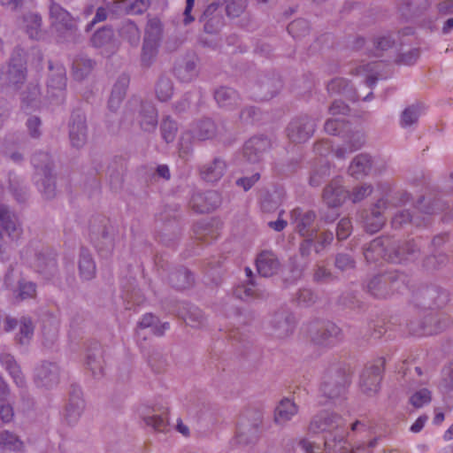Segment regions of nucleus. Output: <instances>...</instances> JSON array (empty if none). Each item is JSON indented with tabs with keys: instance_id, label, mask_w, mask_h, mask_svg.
I'll list each match as a JSON object with an SVG mask.
<instances>
[{
	"instance_id": "46",
	"label": "nucleus",
	"mask_w": 453,
	"mask_h": 453,
	"mask_svg": "<svg viewBox=\"0 0 453 453\" xmlns=\"http://www.w3.org/2000/svg\"><path fill=\"white\" fill-rule=\"evenodd\" d=\"M35 296V285L33 282H20L19 297L21 300L32 298Z\"/></svg>"
},
{
	"instance_id": "11",
	"label": "nucleus",
	"mask_w": 453,
	"mask_h": 453,
	"mask_svg": "<svg viewBox=\"0 0 453 453\" xmlns=\"http://www.w3.org/2000/svg\"><path fill=\"white\" fill-rule=\"evenodd\" d=\"M50 15L51 25L58 31L63 29L71 30L74 25V21L70 13L58 4H52L50 5Z\"/></svg>"
},
{
	"instance_id": "52",
	"label": "nucleus",
	"mask_w": 453,
	"mask_h": 453,
	"mask_svg": "<svg viewBox=\"0 0 453 453\" xmlns=\"http://www.w3.org/2000/svg\"><path fill=\"white\" fill-rule=\"evenodd\" d=\"M349 111V106L342 101H334L329 109L330 113L334 116L346 115Z\"/></svg>"
},
{
	"instance_id": "24",
	"label": "nucleus",
	"mask_w": 453,
	"mask_h": 453,
	"mask_svg": "<svg viewBox=\"0 0 453 453\" xmlns=\"http://www.w3.org/2000/svg\"><path fill=\"white\" fill-rule=\"evenodd\" d=\"M119 35L122 39L127 40L132 46H136L140 42L141 32L137 26L131 20L123 22L119 29Z\"/></svg>"
},
{
	"instance_id": "61",
	"label": "nucleus",
	"mask_w": 453,
	"mask_h": 453,
	"mask_svg": "<svg viewBox=\"0 0 453 453\" xmlns=\"http://www.w3.org/2000/svg\"><path fill=\"white\" fill-rule=\"evenodd\" d=\"M297 302L299 303H303V304H309L310 303L313 302V294L311 290L309 289H303L300 291L299 295H298V297H297Z\"/></svg>"
},
{
	"instance_id": "43",
	"label": "nucleus",
	"mask_w": 453,
	"mask_h": 453,
	"mask_svg": "<svg viewBox=\"0 0 453 453\" xmlns=\"http://www.w3.org/2000/svg\"><path fill=\"white\" fill-rule=\"evenodd\" d=\"M346 125L347 124L340 119H328L325 124V131L329 134L338 135Z\"/></svg>"
},
{
	"instance_id": "20",
	"label": "nucleus",
	"mask_w": 453,
	"mask_h": 453,
	"mask_svg": "<svg viewBox=\"0 0 453 453\" xmlns=\"http://www.w3.org/2000/svg\"><path fill=\"white\" fill-rule=\"evenodd\" d=\"M297 413V407L294 402L286 398L280 401L274 413L276 423L283 424Z\"/></svg>"
},
{
	"instance_id": "63",
	"label": "nucleus",
	"mask_w": 453,
	"mask_h": 453,
	"mask_svg": "<svg viewBox=\"0 0 453 453\" xmlns=\"http://www.w3.org/2000/svg\"><path fill=\"white\" fill-rule=\"evenodd\" d=\"M195 4V0H187L186 1V7L184 10V23L189 24L194 20V18L191 16V11L193 10Z\"/></svg>"
},
{
	"instance_id": "33",
	"label": "nucleus",
	"mask_w": 453,
	"mask_h": 453,
	"mask_svg": "<svg viewBox=\"0 0 453 453\" xmlns=\"http://www.w3.org/2000/svg\"><path fill=\"white\" fill-rule=\"evenodd\" d=\"M113 37V31L111 28L104 27L102 29L97 30L92 36L91 42L92 44L96 47L100 48L107 43H109Z\"/></svg>"
},
{
	"instance_id": "50",
	"label": "nucleus",
	"mask_w": 453,
	"mask_h": 453,
	"mask_svg": "<svg viewBox=\"0 0 453 453\" xmlns=\"http://www.w3.org/2000/svg\"><path fill=\"white\" fill-rule=\"evenodd\" d=\"M335 265L340 270H347L354 266V260L349 255L340 254L335 259Z\"/></svg>"
},
{
	"instance_id": "13",
	"label": "nucleus",
	"mask_w": 453,
	"mask_h": 453,
	"mask_svg": "<svg viewBox=\"0 0 453 453\" xmlns=\"http://www.w3.org/2000/svg\"><path fill=\"white\" fill-rule=\"evenodd\" d=\"M35 381L39 387L50 388L58 382V368L55 364H42L36 369Z\"/></svg>"
},
{
	"instance_id": "23",
	"label": "nucleus",
	"mask_w": 453,
	"mask_h": 453,
	"mask_svg": "<svg viewBox=\"0 0 453 453\" xmlns=\"http://www.w3.org/2000/svg\"><path fill=\"white\" fill-rule=\"evenodd\" d=\"M215 100L220 107L231 108L237 105L239 97L234 89L222 87L216 90Z\"/></svg>"
},
{
	"instance_id": "26",
	"label": "nucleus",
	"mask_w": 453,
	"mask_h": 453,
	"mask_svg": "<svg viewBox=\"0 0 453 453\" xmlns=\"http://www.w3.org/2000/svg\"><path fill=\"white\" fill-rule=\"evenodd\" d=\"M79 269L81 277L85 280H90L95 276L96 265L92 260L90 254L82 250L79 261Z\"/></svg>"
},
{
	"instance_id": "12",
	"label": "nucleus",
	"mask_w": 453,
	"mask_h": 453,
	"mask_svg": "<svg viewBox=\"0 0 453 453\" xmlns=\"http://www.w3.org/2000/svg\"><path fill=\"white\" fill-rule=\"evenodd\" d=\"M257 270L263 277L273 275L279 269L280 263L271 251L261 252L256 261Z\"/></svg>"
},
{
	"instance_id": "15",
	"label": "nucleus",
	"mask_w": 453,
	"mask_h": 453,
	"mask_svg": "<svg viewBox=\"0 0 453 453\" xmlns=\"http://www.w3.org/2000/svg\"><path fill=\"white\" fill-rule=\"evenodd\" d=\"M387 202L383 199L378 201L372 209L371 217H367L365 222L366 232L374 234L379 232L385 223V218L380 211V208L386 206Z\"/></svg>"
},
{
	"instance_id": "4",
	"label": "nucleus",
	"mask_w": 453,
	"mask_h": 453,
	"mask_svg": "<svg viewBox=\"0 0 453 453\" xmlns=\"http://www.w3.org/2000/svg\"><path fill=\"white\" fill-rule=\"evenodd\" d=\"M388 239H375L373 240L369 247L365 250L364 255L366 260L373 259L372 253L377 252L380 256L383 257L385 259L389 260L392 263H401L404 260L402 257L405 253L411 254L414 252L413 249L410 248H400L394 254L388 253V250L385 248V242H388Z\"/></svg>"
},
{
	"instance_id": "22",
	"label": "nucleus",
	"mask_w": 453,
	"mask_h": 453,
	"mask_svg": "<svg viewBox=\"0 0 453 453\" xmlns=\"http://www.w3.org/2000/svg\"><path fill=\"white\" fill-rule=\"evenodd\" d=\"M372 166L371 157L367 155H358L352 161L349 171L356 179L364 177L368 173Z\"/></svg>"
},
{
	"instance_id": "18",
	"label": "nucleus",
	"mask_w": 453,
	"mask_h": 453,
	"mask_svg": "<svg viewBox=\"0 0 453 453\" xmlns=\"http://www.w3.org/2000/svg\"><path fill=\"white\" fill-rule=\"evenodd\" d=\"M128 84L129 78L127 75H121L114 84L109 99V108L111 110L113 111L119 106L122 99L124 98Z\"/></svg>"
},
{
	"instance_id": "25",
	"label": "nucleus",
	"mask_w": 453,
	"mask_h": 453,
	"mask_svg": "<svg viewBox=\"0 0 453 453\" xmlns=\"http://www.w3.org/2000/svg\"><path fill=\"white\" fill-rule=\"evenodd\" d=\"M1 363L9 372L16 385L22 387L24 385V378L14 358L11 355L4 354L1 357Z\"/></svg>"
},
{
	"instance_id": "28",
	"label": "nucleus",
	"mask_w": 453,
	"mask_h": 453,
	"mask_svg": "<svg viewBox=\"0 0 453 453\" xmlns=\"http://www.w3.org/2000/svg\"><path fill=\"white\" fill-rule=\"evenodd\" d=\"M83 407V400L80 397V391L74 390L70 397V403L66 408V418L68 421L71 422L73 418L79 417Z\"/></svg>"
},
{
	"instance_id": "60",
	"label": "nucleus",
	"mask_w": 453,
	"mask_h": 453,
	"mask_svg": "<svg viewBox=\"0 0 453 453\" xmlns=\"http://www.w3.org/2000/svg\"><path fill=\"white\" fill-rule=\"evenodd\" d=\"M418 58V51L417 50H413L407 54H403L400 59L399 62L403 65H412L417 58Z\"/></svg>"
},
{
	"instance_id": "41",
	"label": "nucleus",
	"mask_w": 453,
	"mask_h": 453,
	"mask_svg": "<svg viewBox=\"0 0 453 453\" xmlns=\"http://www.w3.org/2000/svg\"><path fill=\"white\" fill-rule=\"evenodd\" d=\"M418 116H419V107L413 105V106L406 108L402 114V119H401L402 126L408 127V126L412 125L414 122L417 121Z\"/></svg>"
},
{
	"instance_id": "40",
	"label": "nucleus",
	"mask_w": 453,
	"mask_h": 453,
	"mask_svg": "<svg viewBox=\"0 0 453 453\" xmlns=\"http://www.w3.org/2000/svg\"><path fill=\"white\" fill-rule=\"evenodd\" d=\"M66 86V77H65V72L63 67H59L58 69V73L55 77L51 78L48 88L50 89H56L62 91L65 88Z\"/></svg>"
},
{
	"instance_id": "5",
	"label": "nucleus",
	"mask_w": 453,
	"mask_h": 453,
	"mask_svg": "<svg viewBox=\"0 0 453 453\" xmlns=\"http://www.w3.org/2000/svg\"><path fill=\"white\" fill-rule=\"evenodd\" d=\"M314 130V122L307 117H303L289 124L288 136L293 142H304L312 136Z\"/></svg>"
},
{
	"instance_id": "35",
	"label": "nucleus",
	"mask_w": 453,
	"mask_h": 453,
	"mask_svg": "<svg viewBox=\"0 0 453 453\" xmlns=\"http://www.w3.org/2000/svg\"><path fill=\"white\" fill-rule=\"evenodd\" d=\"M34 326L29 318H23L20 321L19 342L21 344L27 342L33 336Z\"/></svg>"
},
{
	"instance_id": "17",
	"label": "nucleus",
	"mask_w": 453,
	"mask_h": 453,
	"mask_svg": "<svg viewBox=\"0 0 453 453\" xmlns=\"http://www.w3.org/2000/svg\"><path fill=\"white\" fill-rule=\"evenodd\" d=\"M226 171V164L220 159H215L212 163L201 168L202 178L208 182L219 180Z\"/></svg>"
},
{
	"instance_id": "2",
	"label": "nucleus",
	"mask_w": 453,
	"mask_h": 453,
	"mask_svg": "<svg viewBox=\"0 0 453 453\" xmlns=\"http://www.w3.org/2000/svg\"><path fill=\"white\" fill-rule=\"evenodd\" d=\"M299 445L304 453H355L354 449L343 437L339 440L325 437L323 451L320 450L319 446L306 439L301 440Z\"/></svg>"
},
{
	"instance_id": "55",
	"label": "nucleus",
	"mask_w": 453,
	"mask_h": 453,
	"mask_svg": "<svg viewBox=\"0 0 453 453\" xmlns=\"http://www.w3.org/2000/svg\"><path fill=\"white\" fill-rule=\"evenodd\" d=\"M411 219V214L409 211H402L394 217V219L392 220V224L395 227H399L403 224H406V223L410 222Z\"/></svg>"
},
{
	"instance_id": "34",
	"label": "nucleus",
	"mask_w": 453,
	"mask_h": 453,
	"mask_svg": "<svg viewBox=\"0 0 453 453\" xmlns=\"http://www.w3.org/2000/svg\"><path fill=\"white\" fill-rule=\"evenodd\" d=\"M156 94L157 98L162 102L169 100L173 96V85L171 81L166 79L160 80L156 87Z\"/></svg>"
},
{
	"instance_id": "58",
	"label": "nucleus",
	"mask_w": 453,
	"mask_h": 453,
	"mask_svg": "<svg viewBox=\"0 0 453 453\" xmlns=\"http://www.w3.org/2000/svg\"><path fill=\"white\" fill-rule=\"evenodd\" d=\"M13 415V409L11 405H2L0 407V417L4 423L12 421Z\"/></svg>"
},
{
	"instance_id": "29",
	"label": "nucleus",
	"mask_w": 453,
	"mask_h": 453,
	"mask_svg": "<svg viewBox=\"0 0 453 453\" xmlns=\"http://www.w3.org/2000/svg\"><path fill=\"white\" fill-rule=\"evenodd\" d=\"M156 321L157 318L153 314L147 313L139 322V328L151 327V331L154 334L161 335L165 330L169 328V324L164 323L158 327L157 326H155Z\"/></svg>"
},
{
	"instance_id": "42",
	"label": "nucleus",
	"mask_w": 453,
	"mask_h": 453,
	"mask_svg": "<svg viewBox=\"0 0 453 453\" xmlns=\"http://www.w3.org/2000/svg\"><path fill=\"white\" fill-rule=\"evenodd\" d=\"M26 68L24 67L22 63H19V65L14 63V58L11 60L10 67H9V73L11 75V79L18 83L20 81H23L26 77Z\"/></svg>"
},
{
	"instance_id": "8",
	"label": "nucleus",
	"mask_w": 453,
	"mask_h": 453,
	"mask_svg": "<svg viewBox=\"0 0 453 453\" xmlns=\"http://www.w3.org/2000/svg\"><path fill=\"white\" fill-rule=\"evenodd\" d=\"M342 182V179H334L324 189L323 200L331 208L341 206L349 196Z\"/></svg>"
},
{
	"instance_id": "62",
	"label": "nucleus",
	"mask_w": 453,
	"mask_h": 453,
	"mask_svg": "<svg viewBox=\"0 0 453 453\" xmlns=\"http://www.w3.org/2000/svg\"><path fill=\"white\" fill-rule=\"evenodd\" d=\"M41 125V121L38 118H31L27 120V127L30 134L34 137L38 135V128Z\"/></svg>"
},
{
	"instance_id": "49",
	"label": "nucleus",
	"mask_w": 453,
	"mask_h": 453,
	"mask_svg": "<svg viewBox=\"0 0 453 453\" xmlns=\"http://www.w3.org/2000/svg\"><path fill=\"white\" fill-rule=\"evenodd\" d=\"M245 5L241 1H233L226 4V14L229 17H238L244 10Z\"/></svg>"
},
{
	"instance_id": "14",
	"label": "nucleus",
	"mask_w": 453,
	"mask_h": 453,
	"mask_svg": "<svg viewBox=\"0 0 453 453\" xmlns=\"http://www.w3.org/2000/svg\"><path fill=\"white\" fill-rule=\"evenodd\" d=\"M32 162L35 168H41L42 170H43L47 182V184L43 183V193L47 198L51 197L54 195L55 183L51 184V177L48 176V172L50 171V155L47 153H40L39 155H35L33 157Z\"/></svg>"
},
{
	"instance_id": "38",
	"label": "nucleus",
	"mask_w": 453,
	"mask_h": 453,
	"mask_svg": "<svg viewBox=\"0 0 453 453\" xmlns=\"http://www.w3.org/2000/svg\"><path fill=\"white\" fill-rule=\"evenodd\" d=\"M162 136L166 142H173L175 138L177 127L174 121L166 118L161 125Z\"/></svg>"
},
{
	"instance_id": "16",
	"label": "nucleus",
	"mask_w": 453,
	"mask_h": 453,
	"mask_svg": "<svg viewBox=\"0 0 453 453\" xmlns=\"http://www.w3.org/2000/svg\"><path fill=\"white\" fill-rule=\"evenodd\" d=\"M315 213L311 211L302 212L300 209H294L291 211V219L296 223L298 232L303 236L310 235L311 226L315 219Z\"/></svg>"
},
{
	"instance_id": "31",
	"label": "nucleus",
	"mask_w": 453,
	"mask_h": 453,
	"mask_svg": "<svg viewBox=\"0 0 453 453\" xmlns=\"http://www.w3.org/2000/svg\"><path fill=\"white\" fill-rule=\"evenodd\" d=\"M26 32L30 38H38L41 27V17L37 14H29L25 17Z\"/></svg>"
},
{
	"instance_id": "54",
	"label": "nucleus",
	"mask_w": 453,
	"mask_h": 453,
	"mask_svg": "<svg viewBox=\"0 0 453 453\" xmlns=\"http://www.w3.org/2000/svg\"><path fill=\"white\" fill-rule=\"evenodd\" d=\"M259 173H255L250 178L239 179L236 183L238 186H242L244 190H249L259 180Z\"/></svg>"
},
{
	"instance_id": "7",
	"label": "nucleus",
	"mask_w": 453,
	"mask_h": 453,
	"mask_svg": "<svg viewBox=\"0 0 453 453\" xmlns=\"http://www.w3.org/2000/svg\"><path fill=\"white\" fill-rule=\"evenodd\" d=\"M343 426L342 419L335 415H330L325 411L317 415L311 422L309 430L311 433L318 434L323 432L333 433Z\"/></svg>"
},
{
	"instance_id": "32",
	"label": "nucleus",
	"mask_w": 453,
	"mask_h": 453,
	"mask_svg": "<svg viewBox=\"0 0 453 453\" xmlns=\"http://www.w3.org/2000/svg\"><path fill=\"white\" fill-rule=\"evenodd\" d=\"M144 421L148 426H151L156 431L166 432L168 429V417L167 413L164 412L162 415H153L151 417L144 418Z\"/></svg>"
},
{
	"instance_id": "64",
	"label": "nucleus",
	"mask_w": 453,
	"mask_h": 453,
	"mask_svg": "<svg viewBox=\"0 0 453 453\" xmlns=\"http://www.w3.org/2000/svg\"><path fill=\"white\" fill-rule=\"evenodd\" d=\"M427 421L426 416L418 417L416 421L411 425V431L412 433H419L423 427L425 426L426 422Z\"/></svg>"
},
{
	"instance_id": "19",
	"label": "nucleus",
	"mask_w": 453,
	"mask_h": 453,
	"mask_svg": "<svg viewBox=\"0 0 453 453\" xmlns=\"http://www.w3.org/2000/svg\"><path fill=\"white\" fill-rule=\"evenodd\" d=\"M382 65H384V64L381 61L368 63L366 65L359 66L357 69V74L365 75L366 85L369 88H372L379 79L383 78L379 73Z\"/></svg>"
},
{
	"instance_id": "44",
	"label": "nucleus",
	"mask_w": 453,
	"mask_h": 453,
	"mask_svg": "<svg viewBox=\"0 0 453 453\" xmlns=\"http://www.w3.org/2000/svg\"><path fill=\"white\" fill-rule=\"evenodd\" d=\"M352 230V225L349 219H342L337 226L336 236L339 240L347 239Z\"/></svg>"
},
{
	"instance_id": "3",
	"label": "nucleus",
	"mask_w": 453,
	"mask_h": 453,
	"mask_svg": "<svg viewBox=\"0 0 453 453\" xmlns=\"http://www.w3.org/2000/svg\"><path fill=\"white\" fill-rule=\"evenodd\" d=\"M311 332L312 333L311 340L321 345L334 344L339 341L341 334L340 328L331 322L316 323L311 326Z\"/></svg>"
},
{
	"instance_id": "39",
	"label": "nucleus",
	"mask_w": 453,
	"mask_h": 453,
	"mask_svg": "<svg viewBox=\"0 0 453 453\" xmlns=\"http://www.w3.org/2000/svg\"><path fill=\"white\" fill-rule=\"evenodd\" d=\"M442 329V326L435 320L434 317L428 319V323L426 324L418 331L413 334L418 336L431 335L438 334Z\"/></svg>"
},
{
	"instance_id": "30",
	"label": "nucleus",
	"mask_w": 453,
	"mask_h": 453,
	"mask_svg": "<svg viewBox=\"0 0 453 453\" xmlns=\"http://www.w3.org/2000/svg\"><path fill=\"white\" fill-rule=\"evenodd\" d=\"M0 444L13 451L21 450L23 448V442L14 434L8 431L0 434Z\"/></svg>"
},
{
	"instance_id": "21",
	"label": "nucleus",
	"mask_w": 453,
	"mask_h": 453,
	"mask_svg": "<svg viewBox=\"0 0 453 453\" xmlns=\"http://www.w3.org/2000/svg\"><path fill=\"white\" fill-rule=\"evenodd\" d=\"M86 139V125L84 116L78 115L77 122L73 121L70 127V140L73 147H81Z\"/></svg>"
},
{
	"instance_id": "45",
	"label": "nucleus",
	"mask_w": 453,
	"mask_h": 453,
	"mask_svg": "<svg viewBox=\"0 0 453 453\" xmlns=\"http://www.w3.org/2000/svg\"><path fill=\"white\" fill-rule=\"evenodd\" d=\"M349 82L343 78H337L332 80L327 85V90L330 94H342L344 93L348 88Z\"/></svg>"
},
{
	"instance_id": "27",
	"label": "nucleus",
	"mask_w": 453,
	"mask_h": 453,
	"mask_svg": "<svg viewBox=\"0 0 453 453\" xmlns=\"http://www.w3.org/2000/svg\"><path fill=\"white\" fill-rule=\"evenodd\" d=\"M214 134V123L211 119H205L196 125L194 130L193 138L199 141H204L212 138Z\"/></svg>"
},
{
	"instance_id": "6",
	"label": "nucleus",
	"mask_w": 453,
	"mask_h": 453,
	"mask_svg": "<svg viewBox=\"0 0 453 453\" xmlns=\"http://www.w3.org/2000/svg\"><path fill=\"white\" fill-rule=\"evenodd\" d=\"M384 360L380 358L375 364L367 366L361 375V388L365 393L377 392L381 380Z\"/></svg>"
},
{
	"instance_id": "37",
	"label": "nucleus",
	"mask_w": 453,
	"mask_h": 453,
	"mask_svg": "<svg viewBox=\"0 0 453 453\" xmlns=\"http://www.w3.org/2000/svg\"><path fill=\"white\" fill-rule=\"evenodd\" d=\"M157 124V114L153 106H149L146 110V114H144L142 121L141 127L145 131H150L155 129Z\"/></svg>"
},
{
	"instance_id": "9",
	"label": "nucleus",
	"mask_w": 453,
	"mask_h": 453,
	"mask_svg": "<svg viewBox=\"0 0 453 453\" xmlns=\"http://www.w3.org/2000/svg\"><path fill=\"white\" fill-rule=\"evenodd\" d=\"M221 203L219 193L209 191L205 194H196L190 200L194 211L199 213L210 212L216 209Z\"/></svg>"
},
{
	"instance_id": "48",
	"label": "nucleus",
	"mask_w": 453,
	"mask_h": 453,
	"mask_svg": "<svg viewBox=\"0 0 453 453\" xmlns=\"http://www.w3.org/2000/svg\"><path fill=\"white\" fill-rule=\"evenodd\" d=\"M393 43H394L393 41L388 36L378 38L377 41L375 42L374 56L380 57L381 56L380 51L386 50L391 48Z\"/></svg>"
},
{
	"instance_id": "36",
	"label": "nucleus",
	"mask_w": 453,
	"mask_h": 453,
	"mask_svg": "<svg viewBox=\"0 0 453 453\" xmlns=\"http://www.w3.org/2000/svg\"><path fill=\"white\" fill-rule=\"evenodd\" d=\"M431 402V392L422 388L415 392L410 398V403L415 408H421Z\"/></svg>"
},
{
	"instance_id": "51",
	"label": "nucleus",
	"mask_w": 453,
	"mask_h": 453,
	"mask_svg": "<svg viewBox=\"0 0 453 453\" xmlns=\"http://www.w3.org/2000/svg\"><path fill=\"white\" fill-rule=\"evenodd\" d=\"M372 193L371 186H361L354 190L351 196V200L353 203H357L362 201L365 197Z\"/></svg>"
},
{
	"instance_id": "56",
	"label": "nucleus",
	"mask_w": 453,
	"mask_h": 453,
	"mask_svg": "<svg viewBox=\"0 0 453 453\" xmlns=\"http://www.w3.org/2000/svg\"><path fill=\"white\" fill-rule=\"evenodd\" d=\"M331 278V273L324 266H319L314 273V280L317 282L326 281Z\"/></svg>"
},
{
	"instance_id": "57",
	"label": "nucleus",
	"mask_w": 453,
	"mask_h": 453,
	"mask_svg": "<svg viewBox=\"0 0 453 453\" xmlns=\"http://www.w3.org/2000/svg\"><path fill=\"white\" fill-rule=\"evenodd\" d=\"M234 294L241 299L254 296V290L250 287L239 286L234 289Z\"/></svg>"
},
{
	"instance_id": "10",
	"label": "nucleus",
	"mask_w": 453,
	"mask_h": 453,
	"mask_svg": "<svg viewBox=\"0 0 453 453\" xmlns=\"http://www.w3.org/2000/svg\"><path fill=\"white\" fill-rule=\"evenodd\" d=\"M271 147L270 141L265 137H253L246 142L243 148V156L250 163L260 159V154Z\"/></svg>"
},
{
	"instance_id": "47",
	"label": "nucleus",
	"mask_w": 453,
	"mask_h": 453,
	"mask_svg": "<svg viewBox=\"0 0 453 453\" xmlns=\"http://www.w3.org/2000/svg\"><path fill=\"white\" fill-rule=\"evenodd\" d=\"M306 28V22L303 19L294 20L288 26V31L293 37L301 35Z\"/></svg>"
},
{
	"instance_id": "53",
	"label": "nucleus",
	"mask_w": 453,
	"mask_h": 453,
	"mask_svg": "<svg viewBox=\"0 0 453 453\" xmlns=\"http://www.w3.org/2000/svg\"><path fill=\"white\" fill-rule=\"evenodd\" d=\"M329 169L327 166H323L319 171L314 172L310 178V184L311 186H319L322 179L328 175Z\"/></svg>"
},
{
	"instance_id": "59",
	"label": "nucleus",
	"mask_w": 453,
	"mask_h": 453,
	"mask_svg": "<svg viewBox=\"0 0 453 453\" xmlns=\"http://www.w3.org/2000/svg\"><path fill=\"white\" fill-rule=\"evenodd\" d=\"M381 280L380 278H374L372 279L369 284H368V289L369 292L373 295L374 296L380 297L383 295L379 292V290L381 288Z\"/></svg>"
},
{
	"instance_id": "1",
	"label": "nucleus",
	"mask_w": 453,
	"mask_h": 453,
	"mask_svg": "<svg viewBox=\"0 0 453 453\" xmlns=\"http://www.w3.org/2000/svg\"><path fill=\"white\" fill-rule=\"evenodd\" d=\"M161 33L162 26L160 20L158 19H150L146 27L142 54V61L146 65H149L157 55Z\"/></svg>"
}]
</instances>
